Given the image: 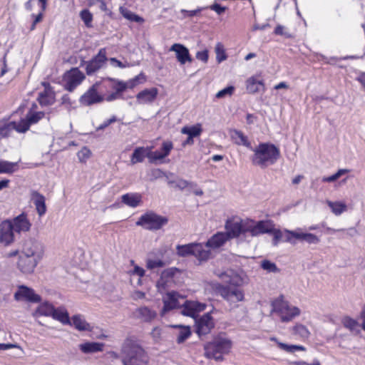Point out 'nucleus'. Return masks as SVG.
Segmentation results:
<instances>
[{
	"label": "nucleus",
	"instance_id": "nucleus-19",
	"mask_svg": "<svg viewBox=\"0 0 365 365\" xmlns=\"http://www.w3.org/2000/svg\"><path fill=\"white\" fill-rule=\"evenodd\" d=\"M196 332L200 335H205L210 332L214 327L213 319L210 313L205 314L198 319H195Z\"/></svg>",
	"mask_w": 365,
	"mask_h": 365
},
{
	"label": "nucleus",
	"instance_id": "nucleus-29",
	"mask_svg": "<svg viewBox=\"0 0 365 365\" xmlns=\"http://www.w3.org/2000/svg\"><path fill=\"white\" fill-rule=\"evenodd\" d=\"M31 200L35 205L38 216L40 217L43 216L46 212L45 197L37 191H34L31 193Z\"/></svg>",
	"mask_w": 365,
	"mask_h": 365
},
{
	"label": "nucleus",
	"instance_id": "nucleus-48",
	"mask_svg": "<svg viewBox=\"0 0 365 365\" xmlns=\"http://www.w3.org/2000/svg\"><path fill=\"white\" fill-rule=\"evenodd\" d=\"M120 11L123 16L130 21L137 23H143L144 21L142 17L136 15L126 8L120 7Z\"/></svg>",
	"mask_w": 365,
	"mask_h": 365
},
{
	"label": "nucleus",
	"instance_id": "nucleus-16",
	"mask_svg": "<svg viewBox=\"0 0 365 365\" xmlns=\"http://www.w3.org/2000/svg\"><path fill=\"white\" fill-rule=\"evenodd\" d=\"M107 61L108 58L106 57V49L105 48H102L99 50L97 55H96L91 61L86 63V73L90 76L96 73L99 69L103 68Z\"/></svg>",
	"mask_w": 365,
	"mask_h": 365
},
{
	"label": "nucleus",
	"instance_id": "nucleus-22",
	"mask_svg": "<svg viewBox=\"0 0 365 365\" xmlns=\"http://www.w3.org/2000/svg\"><path fill=\"white\" fill-rule=\"evenodd\" d=\"M153 147H138L134 150L130 158V163L135 165L142 163L145 158H148L150 163V158H155L156 154L151 153Z\"/></svg>",
	"mask_w": 365,
	"mask_h": 365
},
{
	"label": "nucleus",
	"instance_id": "nucleus-40",
	"mask_svg": "<svg viewBox=\"0 0 365 365\" xmlns=\"http://www.w3.org/2000/svg\"><path fill=\"white\" fill-rule=\"evenodd\" d=\"M341 324L352 333L358 334L360 331V324L359 322L349 316H345L342 318Z\"/></svg>",
	"mask_w": 365,
	"mask_h": 365
},
{
	"label": "nucleus",
	"instance_id": "nucleus-6",
	"mask_svg": "<svg viewBox=\"0 0 365 365\" xmlns=\"http://www.w3.org/2000/svg\"><path fill=\"white\" fill-rule=\"evenodd\" d=\"M168 222V217L153 211H148L138 218L135 225L147 230L156 231L163 228Z\"/></svg>",
	"mask_w": 365,
	"mask_h": 365
},
{
	"label": "nucleus",
	"instance_id": "nucleus-32",
	"mask_svg": "<svg viewBox=\"0 0 365 365\" xmlns=\"http://www.w3.org/2000/svg\"><path fill=\"white\" fill-rule=\"evenodd\" d=\"M43 84L45 86V90L39 93L38 101L41 106L51 105L55 101L54 93L50 88L48 83H43Z\"/></svg>",
	"mask_w": 365,
	"mask_h": 365
},
{
	"label": "nucleus",
	"instance_id": "nucleus-14",
	"mask_svg": "<svg viewBox=\"0 0 365 365\" xmlns=\"http://www.w3.org/2000/svg\"><path fill=\"white\" fill-rule=\"evenodd\" d=\"M219 278L225 283L230 284L232 287H239L246 282L245 274H239L232 269L217 273Z\"/></svg>",
	"mask_w": 365,
	"mask_h": 365
},
{
	"label": "nucleus",
	"instance_id": "nucleus-44",
	"mask_svg": "<svg viewBox=\"0 0 365 365\" xmlns=\"http://www.w3.org/2000/svg\"><path fill=\"white\" fill-rule=\"evenodd\" d=\"M14 128L11 121H0V140L10 136Z\"/></svg>",
	"mask_w": 365,
	"mask_h": 365
},
{
	"label": "nucleus",
	"instance_id": "nucleus-2",
	"mask_svg": "<svg viewBox=\"0 0 365 365\" xmlns=\"http://www.w3.org/2000/svg\"><path fill=\"white\" fill-rule=\"evenodd\" d=\"M149 358L145 350L133 339H128L122 346L123 365H148Z\"/></svg>",
	"mask_w": 365,
	"mask_h": 365
},
{
	"label": "nucleus",
	"instance_id": "nucleus-38",
	"mask_svg": "<svg viewBox=\"0 0 365 365\" xmlns=\"http://www.w3.org/2000/svg\"><path fill=\"white\" fill-rule=\"evenodd\" d=\"M172 327L178 329V331L176 333L177 342L178 344L183 343L187 340L191 335V331L189 326H183L180 324L173 325Z\"/></svg>",
	"mask_w": 365,
	"mask_h": 365
},
{
	"label": "nucleus",
	"instance_id": "nucleus-54",
	"mask_svg": "<svg viewBox=\"0 0 365 365\" xmlns=\"http://www.w3.org/2000/svg\"><path fill=\"white\" fill-rule=\"evenodd\" d=\"M259 225L261 227V230L263 234L269 233L272 234L274 231V225L270 220H260L258 221Z\"/></svg>",
	"mask_w": 365,
	"mask_h": 365
},
{
	"label": "nucleus",
	"instance_id": "nucleus-10",
	"mask_svg": "<svg viewBox=\"0 0 365 365\" xmlns=\"http://www.w3.org/2000/svg\"><path fill=\"white\" fill-rule=\"evenodd\" d=\"M219 293L232 309L238 307V303L245 299V292L240 287L221 286L219 288Z\"/></svg>",
	"mask_w": 365,
	"mask_h": 365
},
{
	"label": "nucleus",
	"instance_id": "nucleus-63",
	"mask_svg": "<svg viewBox=\"0 0 365 365\" xmlns=\"http://www.w3.org/2000/svg\"><path fill=\"white\" fill-rule=\"evenodd\" d=\"M176 185L180 189L183 190V189H185L186 187H194L196 186V184L192 182H189V181L185 180H179L177 182Z\"/></svg>",
	"mask_w": 365,
	"mask_h": 365
},
{
	"label": "nucleus",
	"instance_id": "nucleus-50",
	"mask_svg": "<svg viewBox=\"0 0 365 365\" xmlns=\"http://www.w3.org/2000/svg\"><path fill=\"white\" fill-rule=\"evenodd\" d=\"M215 52L216 53V61L218 63H220L227 59V56L225 53V49L222 43H217L215 47Z\"/></svg>",
	"mask_w": 365,
	"mask_h": 365
},
{
	"label": "nucleus",
	"instance_id": "nucleus-23",
	"mask_svg": "<svg viewBox=\"0 0 365 365\" xmlns=\"http://www.w3.org/2000/svg\"><path fill=\"white\" fill-rule=\"evenodd\" d=\"M169 51L175 53L176 58L181 65L192 61L189 50L182 44L174 43L171 46Z\"/></svg>",
	"mask_w": 365,
	"mask_h": 365
},
{
	"label": "nucleus",
	"instance_id": "nucleus-13",
	"mask_svg": "<svg viewBox=\"0 0 365 365\" xmlns=\"http://www.w3.org/2000/svg\"><path fill=\"white\" fill-rule=\"evenodd\" d=\"M185 298L176 292H170L163 297V308L161 315L163 316L168 311L182 306Z\"/></svg>",
	"mask_w": 365,
	"mask_h": 365
},
{
	"label": "nucleus",
	"instance_id": "nucleus-55",
	"mask_svg": "<svg viewBox=\"0 0 365 365\" xmlns=\"http://www.w3.org/2000/svg\"><path fill=\"white\" fill-rule=\"evenodd\" d=\"M261 267L263 269L267 271L268 272L277 273L279 272V269L277 268L275 263L272 262L269 260H263L261 262Z\"/></svg>",
	"mask_w": 365,
	"mask_h": 365
},
{
	"label": "nucleus",
	"instance_id": "nucleus-4",
	"mask_svg": "<svg viewBox=\"0 0 365 365\" xmlns=\"http://www.w3.org/2000/svg\"><path fill=\"white\" fill-rule=\"evenodd\" d=\"M140 79H145L144 76L140 74L128 81H123L111 78H108V80L103 83V88L106 89L110 88L113 90V92L108 93L107 102H112L123 98V92L128 88L132 89L135 87L139 83Z\"/></svg>",
	"mask_w": 365,
	"mask_h": 365
},
{
	"label": "nucleus",
	"instance_id": "nucleus-8",
	"mask_svg": "<svg viewBox=\"0 0 365 365\" xmlns=\"http://www.w3.org/2000/svg\"><path fill=\"white\" fill-rule=\"evenodd\" d=\"M225 227V233L229 239L237 238L240 240H250L247 239V221L239 218L229 219L226 221Z\"/></svg>",
	"mask_w": 365,
	"mask_h": 365
},
{
	"label": "nucleus",
	"instance_id": "nucleus-15",
	"mask_svg": "<svg viewBox=\"0 0 365 365\" xmlns=\"http://www.w3.org/2000/svg\"><path fill=\"white\" fill-rule=\"evenodd\" d=\"M41 261V260L38 259L26 256V255L19 252L17 268L23 274H32Z\"/></svg>",
	"mask_w": 365,
	"mask_h": 365
},
{
	"label": "nucleus",
	"instance_id": "nucleus-46",
	"mask_svg": "<svg viewBox=\"0 0 365 365\" xmlns=\"http://www.w3.org/2000/svg\"><path fill=\"white\" fill-rule=\"evenodd\" d=\"M263 234L258 222L247 221V239Z\"/></svg>",
	"mask_w": 365,
	"mask_h": 365
},
{
	"label": "nucleus",
	"instance_id": "nucleus-57",
	"mask_svg": "<svg viewBox=\"0 0 365 365\" xmlns=\"http://www.w3.org/2000/svg\"><path fill=\"white\" fill-rule=\"evenodd\" d=\"M165 265V263L159 259H148L146 261V267L149 269H153L155 268L163 267Z\"/></svg>",
	"mask_w": 365,
	"mask_h": 365
},
{
	"label": "nucleus",
	"instance_id": "nucleus-20",
	"mask_svg": "<svg viewBox=\"0 0 365 365\" xmlns=\"http://www.w3.org/2000/svg\"><path fill=\"white\" fill-rule=\"evenodd\" d=\"M205 304L184 299L181 313L183 315L195 318L197 313L205 310Z\"/></svg>",
	"mask_w": 365,
	"mask_h": 365
},
{
	"label": "nucleus",
	"instance_id": "nucleus-62",
	"mask_svg": "<svg viewBox=\"0 0 365 365\" xmlns=\"http://www.w3.org/2000/svg\"><path fill=\"white\" fill-rule=\"evenodd\" d=\"M130 264L134 265L133 269L130 272V274L137 275L140 277H142L145 275V270L143 268L139 267L138 265H135L133 260L130 261Z\"/></svg>",
	"mask_w": 365,
	"mask_h": 365
},
{
	"label": "nucleus",
	"instance_id": "nucleus-64",
	"mask_svg": "<svg viewBox=\"0 0 365 365\" xmlns=\"http://www.w3.org/2000/svg\"><path fill=\"white\" fill-rule=\"evenodd\" d=\"M111 65L114 67H118V68H126L128 67L129 65L128 63H123L121 62L120 61L118 60L117 58H110L109 59Z\"/></svg>",
	"mask_w": 365,
	"mask_h": 365
},
{
	"label": "nucleus",
	"instance_id": "nucleus-49",
	"mask_svg": "<svg viewBox=\"0 0 365 365\" xmlns=\"http://www.w3.org/2000/svg\"><path fill=\"white\" fill-rule=\"evenodd\" d=\"M12 125H14V130L19 133H24L27 130H29L30 126L28 123V121L26 118H22L19 121H11Z\"/></svg>",
	"mask_w": 365,
	"mask_h": 365
},
{
	"label": "nucleus",
	"instance_id": "nucleus-43",
	"mask_svg": "<svg viewBox=\"0 0 365 365\" xmlns=\"http://www.w3.org/2000/svg\"><path fill=\"white\" fill-rule=\"evenodd\" d=\"M18 163L0 160V174H11L17 170Z\"/></svg>",
	"mask_w": 365,
	"mask_h": 365
},
{
	"label": "nucleus",
	"instance_id": "nucleus-7",
	"mask_svg": "<svg viewBox=\"0 0 365 365\" xmlns=\"http://www.w3.org/2000/svg\"><path fill=\"white\" fill-rule=\"evenodd\" d=\"M177 254L182 257L194 256L199 261H205L210 256V251L201 243H190L176 247Z\"/></svg>",
	"mask_w": 365,
	"mask_h": 365
},
{
	"label": "nucleus",
	"instance_id": "nucleus-21",
	"mask_svg": "<svg viewBox=\"0 0 365 365\" xmlns=\"http://www.w3.org/2000/svg\"><path fill=\"white\" fill-rule=\"evenodd\" d=\"M272 235L273 236L272 245L274 246L278 245L280 242H285L291 244L296 243L295 240H294V230H289L287 229L280 230L279 229L274 228V231Z\"/></svg>",
	"mask_w": 365,
	"mask_h": 365
},
{
	"label": "nucleus",
	"instance_id": "nucleus-1",
	"mask_svg": "<svg viewBox=\"0 0 365 365\" xmlns=\"http://www.w3.org/2000/svg\"><path fill=\"white\" fill-rule=\"evenodd\" d=\"M250 150L254 153L251 157L252 164L261 168L274 165L280 157L279 148L269 143H259L255 148L252 147Z\"/></svg>",
	"mask_w": 365,
	"mask_h": 365
},
{
	"label": "nucleus",
	"instance_id": "nucleus-61",
	"mask_svg": "<svg viewBox=\"0 0 365 365\" xmlns=\"http://www.w3.org/2000/svg\"><path fill=\"white\" fill-rule=\"evenodd\" d=\"M203 10V8H197L195 10L187 11L185 9H181L180 13L182 14V18L192 17L197 16Z\"/></svg>",
	"mask_w": 365,
	"mask_h": 365
},
{
	"label": "nucleus",
	"instance_id": "nucleus-37",
	"mask_svg": "<svg viewBox=\"0 0 365 365\" xmlns=\"http://www.w3.org/2000/svg\"><path fill=\"white\" fill-rule=\"evenodd\" d=\"M104 344L100 342H85L78 345L79 349L83 354H93L102 351Z\"/></svg>",
	"mask_w": 365,
	"mask_h": 365
},
{
	"label": "nucleus",
	"instance_id": "nucleus-34",
	"mask_svg": "<svg viewBox=\"0 0 365 365\" xmlns=\"http://www.w3.org/2000/svg\"><path fill=\"white\" fill-rule=\"evenodd\" d=\"M177 272H179V269L175 267H170L165 269L160 275V278L157 282V287L159 290L165 289L167 283L169 280L173 278Z\"/></svg>",
	"mask_w": 365,
	"mask_h": 365
},
{
	"label": "nucleus",
	"instance_id": "nucleus-42",
	"mask_svg": "<svg viewBox=\"0 0 365 365\" xmlns=\"http://www.w3.org/2000/svg\"><path fill=\"white\" fill-rule=\"evenodd\" d=\"M270 340L274 341L278 345L279 348L282 350H284L288 353H294L298 351H304L305 347L302 345H293V344H287L282 342H280L275 337H271Z\"/></svg>",
	"mask_w": 365,
	"mask_h": 365
},
{
	"label": "nucleus",
	"instance_id": "nucleus-51",
	"mask_svg": "<svg viewBox=\"0 0 365 365\" xmlns=\"http://www.w3.org/2000/svg\"><path fill=\"white\" fill-rule=\"evenodd\" d=\"M43 112H29L25 118L28 121L29 126L31 125L37 123L40 120H41L44 117Z\"/></svg>",
	"mask_w": 365,
	"mask_h": 365
},
{
	"label": "nucleus",
	"instance_id": "nucleus-27",
	"mask_svg": "<svg viewBox=\"0 0 365 365\" xmlns=\"http://www.w3.org/2000/svg\"><path fill=\"white\" fill-rule=\"evenodd\" d=\"M294 240H299L301 242H305L308 244H318L320 242L319 238L314 234L310 232H304L300 227L294 230Z\"/></svg>",
	"mask_w": 365,
	"mask_h": 365
},
{
	"label": "nucleus",
	"instance_id": "nucleus-9",
	"mask_svg": "<svg viewBox=\"0 0 365 365\" xmlns=\"http://www.w3.org/2000/svg\"><path fill=\"white\" fill-rule=\"evenodd\" d=\"M101 86L103 87V83L101 84L98 82L94 83L81 96L80 103L84 106H90L101 103L104 101H107L108 94H103L100 91Z\"/></svg>",
	"mask_w": 365,
	"mask_h": 365
},
{
	"label": "nucleus",
	"instance_id": "nucleus-31",
	"mask_svg": "<svg viewBox=\"0 0 365 365\" xmlns=\"http://www.w3.org/2000/svg\"><path fill=\"white\" fill-rule=\"evenodd\" d=\"M246 88L252 94L265 91L263 81L257 76H252L246 81Z\"/></svg>",
	"mask_w": 365,
	"mask_h": 365
},
{
	"label": "nucleus",
	"instance_id": "nucleus-39",
	"mask_svg": "<svg viewBox=\"0 0 365 365\" xmlns=\"http://www.w3.org/2000/svg\"><path fill=\"white\" fill-rule=\"evenodd\" d=\"M136 316L144 322H151L155 318L157 314L147 307L138 308L135 312Z\"/></svg>",
	"mask_w": 365,
	"mask_h": 365
},
{
	"label": "nucleus",
	"instance_id": "nucleus-35",
	"mask_svg": "<svg viewBox=\"0 0 365 365\" xmlns=\"http://www.w3.org/2000/svg\"><path fill=\"white\" fill-rule=\"evenodd\" d=\"M173 148V144L171 141H164L162 144L161 150L158 151H153L151 150V153L156 154L155 158H150V163H153L158 160H160L164 159L165 157L168 156L170 151Z\"/></svg>",
	"mask_w": 365,
	"mask_h": 365
},
{
	"label": "nucleus",
	"instance_id": "nucleus-59",
	"mask_svg": "<svg viewBox=\"0 0 365 365\" xmlns=\"http://www.w3.org/2000/svg\"><path fill=\"white\" fill-rule=\"evenodd\" d=\"M235 91V87L232 86H227L216 93L217 98H222L226 96H231Z\"/></svg>",
	"mask_w": 365,
	"mask_h": 365
},
{
	"label": "nucleus",
	"instance_id": "nucleus-41",
	"mask_svg": "<svg viewBox=\"0 0 365 365\" xmlns=\"http://www.w3.org/2000/svg\"><path fill=\"white\" fill-rule=\"evenodd\" d=\"M54 306L49 302H43L38 305L36 310V316L52 317L54 311Z\"/></svg>",
	"mask_w": 365,
	"mask_h": 365
},
{
	"label": "nucleus",
	"instance_id": "nucleus-45",
	"mask_svg": "<svg viewBox=\"0 0 365 365\" xmlns=\"http://www.w3.org/2000/svg\"><path fill=\"white\" fill-rule=\"evenodd\" d=\"M181 133L190 136V139L199 136L202 133L201 124H196L192 126H185L182 128Z\"/></svg>",
	"mask_w": 365,
	"mask_h": 365
},
{
	"label": "nucleus",
	"instance_id": "nucleus-30",
	"mask_svg": "<svg viewBox=\"0 0 365 365\" xmlns=\"http://www.w3.org/2000/svg\"><path fill=\"white\" fill-rule=\"evenodd\" d=\"M232 141L237 145H243L249 149H252L251 143L248 138L240 130L232 129L229 131Z\"/></svg>",
	"mask_w": 365,
	"mask_h": 365
},
{
	"label": "nucleus",
	"instance_id": "nucleus-56",
	"mask_svg": "<svg viewBox=\"0 0 365 365\" xmlns=\"http://www.w3.org/2000/svg\"><path fill=\"white\" fill-rule=\"evenodd\" d=\"M274 34L278 36H282L287 38L293 37L289 30L282 25H277L274 29Z\"/></svg>",
	"mask_w": 365,
	"mask_h": 365
},
{
	"label": "nucleus",
	"instance_id": "nucleus-24",
	"mask_svg": "<svg viewBox=\"0 0 365 365\" xmlns=\"http://www.w3.org/2000/svg\"><path fill=\"white\" fill-rule=\"evenodd\" d=\"M11 221L13 228L16 233L26 232L31 229V223L25 213H21Z\"/></svg>",
	"mask_w": 365,
	"mask_h": 365
},
{
	"label": "nucleus",
	"instance_id": "nucleus-12",
	"mask_svg": "<svg viewBox=\"0 0 365 365\" xmlns=\"http://www.w3.org/2000/svg\"><path fill=\"white\" fill-rule=\"evenodd\" d=\"M85 78V75L78 68H74L67 71L63 76L66 90L73 91L82 83Z\"/></svg>",
	"mask_w": 365,
	"mask_h": 365
},
{
	"label": "nucleus",
	"instance_id": "nucleus-47",
	"mask_svg": "<svg viewBox=\"0 0 365 365\" xmlns=\"http://www.w3.org/2000/svg\"><path fill=\"white\" fill-rule=\"evenodd\" d=\"M328 206L331 208L332 212L336 215H340L346 210V205L342 202H332L327 200Z\"/></svg>",
	"mask_w": 365,
	"mask_h": 365
},
{
	"label": "nucleus",
	"instance_id": "nucleus-53",
	"mask_svg": "<svg viewBox=\"0 0 365 365\" xmlns=\"http://www.w3.org/2000/svg\"><path fill=\"white\" fill-rule=\"evenodd\" d=\"M80 17L88 28L93 27V14L88 10L83 9L80 13Z\"/></svg>",
	"mask_w": 365,
	"mask_h": 365
},
{
	"label": "nucleus",
	"instance_id": "nucleus-25",
	"mask_svg": "<svg viewBox=\"0 0 365 365\" xmlns=\"http://www.w3.org/2000/svg\"><path fill=\"white\" fill-rule=\"evenodd\" d=\"M230 239L225 232H218L212 235L205 243L204 247L205 249H217L223 246Z\"/></svg>",
	"mask_w": 365,
	"mask_h": 365
},
{
	"label": "nucleus",
	"instance_id": "nucleus-28",
	"mask_svg": "<svg viewBox=\"0 0 365 365\" xmlns=\"http://www.w3.org/2000/svg\"><path fill=\"white\" fill-rule=\"evenodd\" d=\"M71 325L80 331H91L93 327L86 322L83 315L78 314L71 318Z\"/></svg>",
	"mask_w": 365,
	"mask_h": 365
},
{
	"label": "nucleus",
	"instance_id": "nucleus-11",
	"mask_svg": "<svg viewBox=\"0 0 365 365\" xmlns=\"http://www.w3.org/2000/svg\"><path fill=\"white\" fill-rule=\"evenodd\" d=\"M19 252L42 260L45 252L44 245L36 239L29 238L24 242Z\"/></svg>",
	"mask_w": 365,
	"mask_h": 365
},
{
	"label": "nucleus",
	"instance_id": "nucleus-52",
	"mask_svg": "<svg viewBox=\"0 0 365 365\" xmlns=\"http://www.w3.org/2000/svg\"><path fill=\"white\" fill-rule=\"evenodd\" d=\"M293 333L303 339H308L310 335L308 329L301 324H297L293 327Z\"/></svg>",
	"mask_w": 365,
	"mask_h": 365
},
{
	"label": "nucleus",
	"instance_id": "nucleus-5",
	"mask_svg": "<svg viewBox=\"0 0 365 365\" xmlns=\"http://www.w3.org/2000/svg\"><path fill=\"white\" fill-rule=\"evenodd\" d=\"M231 347L232 341L229 339L217 337L205 345V354L209 359L221 361L222 356L229 353Z\"/></svg>",
	"mask_w": 365,
	"mask_h": 365
},
{
	"label": "nucleus",
	"instance_id": "nucleus-26",
	"mask_svg": "<svg viewBox=\"0 0 365 365\" xmlns=\"http://www.w3.org/2000/svg\"><path fill=\"white\" fill-rule=\"evenodd\" d=\"M158 94L157 88H147L139 92L136 96V99L139 104L150 103L155 100Z\"/></svg>",
	"mask_w": 365,
	"mask_h": 365
},
{
	"label": "nucleus",
	"instance_id": "nucleus-3",
	"mask_svg": "<svg viewBox=\"0 0 365 365\" xmlns=\"http://www.w3.org/2000/svg\"><path fill=\"white\" fill-rule=\"evenodd\" d=\"M271 307V314L282 323L290 322L301 314L300 309L285 300L282 295L272 301Z\"/></svg>",
	"mask_w": 365,
	"mask_h": 365
},
{
	"label": "nucleus",
	"instance_id": "nucleus-60",
	"mask_svg": "<svg viewBox=\"0 0 365 365\" xmlns=\"http://www.w3.org/2000/svg\"><path fill=\"white\" fill-rule=\"evenodd\" d=\"M195 57L197 60L206 63L209 58V51L207 49L199 51L196 53Z\"/></svg>",
	"mask_w": 365,
	"mask_h": 365
},
{
	"label": "nucleus",
	"instance_id": "nucleus-18",
	"mask_svg": "<svg viewBox=\"0 0 365 365\" xmlns=\"http://www.w3.org/2000/svg\"><path fill=\"white\" fill-rule=\"evenodd\" d=\"M14 298L17 301H27L36 303L41 301V297L36 294L34 290L24 285L18 287L14 294Z\"/></svg>",
	"mask_w": 365,
	"mask_h": 365
},
{
	"label": "nucleus",
	"instance_id": "nucleus-58",
	"mask_svg": "<svg viewBox=\"0 0 365 365\" xmlns=\"http://www.w3.org/2000/svg\"><path fill=\"white\" fill-rule=\"evenodd\" d=\"M349 172L346 169H340L335 174L329 176V177H324L322 178V181L324 182H331L337 179H339L342 175L347 173Z\"/></svg>",
	"mask_w": 365,
	"mask_h": 365
},
{
	"label": "nucleus",
	"instance_id": "nucleus-36",
	"mask_svg": "<svg viewBox=\"0 0 365 365\" xmlns=\"http://www.w3.org/2000/svg\"><path fill=\"white\" fill-rule=\"evenodd\" d=\"M51 317L64 325H71L68 312L63 306L57 308L55 307Z\"/></svg>",
	"mask_w": 365,
	"mask_h": 365
},
{
	"label": "nucleus",
	"instance_id": "nucleus-33",
	"mask_svg": "<svg viewBox=\"0 0 365 365\" xmlns=\"http://www.w3.org/2000/svg\"><path fill=\"white\" fill-rule=\"evenodd\" d=\"M121 202L130 207H137L142 203V195L138 192H129L121 196Z\"/></svg>",
	"mask_w": 365,
	"mask_h": 365
},
{
	"label": "nucleus",
	"instance_id": "nucleus-17",
	"mask_svg": "<svg viewBox=\"0 0 365 365\" xmlns=\"http://www.w3.org/2000/svg\"><path fill=\"white\" fill-rule=\"evenodd\" d=\"M14 232L11 221H3L0 225V243L5 246L12 244L15 240Z\"/></svg>",
	"mask_w": 365,
	"mask_h": 365
}]
</instances>
